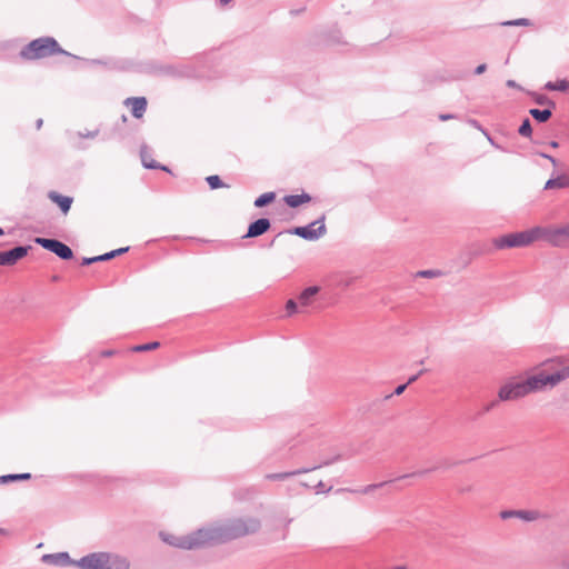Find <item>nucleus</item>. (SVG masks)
Here are the masks:
<instances>
[{"label": "nucleus", "mask_w": 569, "mask_h": 569, "mask_svg": "<svg viewBox=\"0 0 569 569\" xmlns=\"http://www.w3.org/2000/svg\"><path fill=\"white\" fill-rule=\"evenodd\" d=\"M548 91H569V81L567 79H559L557 81H548L545 87Z\"/></svg>", "instance_id": "nucleus-23"}, {"label": "nucleus", "mask_w": 569, "mask_h": 569, "mask_svg": "<svg viewBox=\"0 0 569 569\" xmlns=\"http://www.w3.org/2000/svg\"><path fill=\"white\" fill-rule=\"evenodd\" d=\"M425 371H426V370H425V369H422V370H420L417 375L411 376V377L408 379V381H407L408 386H409V385H411V383H413V382H415V381H416V380H417V379H418V378H419V377H420Z\"/></svg>", "instance_id": "nucleus-43"}, {"label": "nucleus", "mask_w": 569, "mask_h": 569, "mask_svg": "<svg viewBox=\"0 0 569 569\" xmlns=\"http://www.w3.org/2000/svg\"><path fill=\"white\" fill-rule=\"evenodd\" d=\"M498 26H500V27H511V26L529 27V26H533V21L530 19H527V18H519V19H515V20L502 21V22L498 23Z\"/></svg>", "instance_id": "nucleus-25"}, {"label": "nucleus", "mask_w": 569, "mask_h": 569, "mask_svg": "<svg viewBox=\"0 0 569 569\" xmlns=\"http://www.w3.org/2000/svg\"><path fill=\"white\" fill-rule=\"evenodd\" d=\"M74 566L80 569H129L130 561L118 553L97 551L81 557Z\"/></svg>", "instance_id": "nucleus-3"}, {"label": "nucleus", "mask_w": 569, "mask_h": 569, "mask_svg": "<svg viewBox=\"0 0 569 569\" xmlns=\"http://www.w3.org/2000/svg\"><path fill=\"white\" fill-rule=\"evenodd\" d=\"M271 222L268 218H259L248 226L247 233L242 238H257L269 231Z\"/></svg>", "instance_id": "nucleus-15"}, {"label": "nucleus", "mask_w": 569, "mask_h": 569, "mask_svg": "<svg viewBox=\"0 0 569 569\" xmlns=\"http://www.w3.org/2000/svg\"><path fill=\"white\" fill-rule=\"evenodd\" d=\"M550 162L553 166V170L563 168V164H561L555 157L550 158Z\"/></svg>", "instance_id": "nucleus-42"}, {"label": "nucleus", "mask_w": 569, "mask_h": 569, "mask_svg": "<svg viewBox=\"0 0 569 569\" xmlns=\"http://www.w3.org/2000/svg\"><path fill=\"white\" fill-rule=\"evenodd\" d=\"M539 239H543L555 247H565L569 243V223L556 227H540Z\"/></svg>", "instance_id": "nucleus-8"}, {"label": "nucleus", "mask_w": 569, "mask_h": 569, "mask_svg": "<svg viewBox=\"0 0 569 569\" xmlns=\"http://www.w3.org/2000/svg\"><path fill=\"white\" fill-rule=\"evenodd\" d=\"M48 198L60 208L63 214H67L70 211L73 202L72 197L60 194L57 191H49Z\"/></svg>", "instance_id": "nucleus-19"}, {"label": "nucleus", "mask_w": 569, "mask_h": 569, "mask_svg": "<svg viewBox=\"0 0 569 569\" xmlns=\"http://www.w3.org/2000/svg\"><path fill=\"white\" fill-rule=\"evenodd\" d=\"M141 157H142V164H143L144 168H147V169H158V168H160V163H158L157 161H154V160L148 161L146 159V157L143 156V153L141 154Z\"/></svg>", "instance_id": "nucleus-33"}, {"label": "nucleus", "mask_w": 569, "mask_h": 569, "mask_svg": "<svg viewBox=\"0 0 569 569\" xmlns=\"http://www.w3.org/2000/svg\"><path fill=\"white\" fill-rule=\"evenodd\" d=\"M518 133L521 136V137H525V138H530L531 134H532V127H531V122L528 118L523 119V121L521 122L519 129H518Z\"/></svg>", "instance_id": "nucleus-27"}, {"label": "nucleus", "mask_w": 569, "mask_h": 569, "mask_svg": "<svg viewBox=\"0 0 569 569\" xmlns=\"http://www.w3.org/2000/svg\"><path fill=\"white\" fill-rule=\"evenodd\" d=\"M482 133L486 136L487 140L490 142L491 146H493L496 149L506 151L500 144H498L493 138L489 134L487 130H482Z\"/></svg>", "instance_id": "nucleus-34"}, {"label": "nucleus", "mask_w": 569, "mask_h": 569, "mask_svg": "<svg viewBox=\"0 0 569 569\" xmlns=\"http://www.w3.org/2000/svg\"><path fill=\"white\" fill-rule=\"evenodd\" d=\"M126 106H131V113L134 118L140 119L147 110V99L144 97H130L124 100Z\"/></svg>", "instance_id": "nucleus-16"}, {"label": "nucleus", "mask_w": 569, "mask_h": 569, "mask_svg": "<svg viewBox=\"0 0 569 569\" xmlns=\"http://www.w3.org/2000/svg\"><path fill=\"white\" fill-rule=\"evenodd\" d=\"M536 154H537V156H539V157H541V158H543V159H547V160H549V161H550V158H552V156H551V154H548V153L542 152V151H538V152H536Z\"/></svg>", "instance_id": "nucleus-46"}, {"label": "nucleus", "mask_w": 569, "mask_h": 569, "mask_svg": "<svg viewBox=\"0 0 569 569\" xmlns=\"http://www.w3.org/2000/svg\"><path fill=\"white\" fill-rule=\"evenodd\" d=\"M562 569H569V555L562 561Z\"/></svg>", "instance_id": "nucleus-47"}, {"label": "nucleus", "mask_w": 569, "mask_h": 569, "mask_svg": "<svg viewBox=\"0 0 569 569\" xmlns=\"http://www.w3.org/2000/svg\"><path fill=\"white\" fill-rule=\"evenodd\" d=\"M286 311H287V315H286L287 317H291L292 315L300 312V306H299L298 301H296L295 299H289L286 302Z\"/></svg>", "instance_id": "nucleus-29"}, {"label": "nucleus", "mask_w": 569, "mask_h": 569, "mask_svg": "<svg viewBox=\"0 0 569 569\" xmlns=\"http://www.w3.org/2000/svg\"><path fill=\"white\" fill-rule=\"evenodd\" d=\"M207 183L209 184L210 189L216 190L222 187H226L221 178L217 174H212L206 178Z\"/></svg>", "instance_id": "nucleus-28"}, {"label": "nucleus", "mask_w": 569, "mask_h": 569, "mask_svg": "<svg viewBox=\"0 0 569 569\" xmlns=\"http://www.w3.org/2000/svg\"><path fill=\"white\" fill-rule=\"evenodd\" d=\"M122 121L126 122L127 121V117L124 114H122Z\"/></svg>", "instance_id": "nucleus-53"}, {"label": "nucleus", "mask_w": 569, "mask_h": 569, "mask_svg": "<svg viewBox=\"0 0 569 569\" xmlns=\"http://www.w3.org/2000/svg\"><path fill=\"white\" fill-rule=\"evenodd\" d=\"M529 114L539 123H543V122H547L551 118L552 111L550 108H546V109H536L535 108V109L529 110Z\"/></svg>", "instance_id": "nucleus-22"}, {"label": "nucleus", "mask_w": 569, "mask_h": 569, "mask_svg": "<svg viewBox=\"0 0 569 569\" xmlns=\"http://www.w3.org/2000/svg\"><path fill=\"white\" fill-rule=\"evenodd\" d=\"M315 488L317 493L329 492L332 489V487L326 488L325 483L321 480L316 485Z\"/></svg>", "instance_id": "nucleus-36"}, {"label": "nucleus", "mask_w": 569, "mask_h": 569, "mask_svg": "<svg viewBox=\"0 0 569 569\" xmlns=\"http://www.w3.org/2000/svg\"><path fill=\"white\" fill-rule=\"evenodd\" d=\"M41 561L57 567H67L74 566L77 560L71 559L67 551H61L57 553H46L41 557Z\"/></svg>", "instance_id": "nucleus-13"}, {"label": "nucleus", "mask_w": 569, "mask_h": 569, "mask_svg": "<svg viewBox=\"0 0 569 569\" xmlns=\"http://www.w3.org/2000/svg\"><path fill=\"white\" fill-rule=\"evenodd\" d=\"M98 134H99V129H96L92 131L87 130L86 132H83V131L77 132V136L79 138H88V139H94L96 137H98Z\"/></svg>", "instance_id": "nucleus-32"}, {"label": "nucleus", "mask_w": 569, "mask_h": 569, "mask_svg": "<svg viewBox=\"0 0 569 569\" xmlns=\"http://www.w3.org/2000/svg\"><path fill=\"white\" fill-rule=\"evenodd\" d=\"M310 200L311 196L307 192H302L300 194H288L283 198L284 203L290 208H298Z\"/></svg>", "instance_id": "nucleus-21"}, {"label": "nucleus", "mask_w": 569, "mask_h": 569, "mask_svg": "<svg viewBox=\"0 0 569 569\" xmlns=\"http://www.w3.org/2000/svg\"><path fill=\"white\" fill-rule=\"evenodd\" d=\"M42 123H43V120L42 119H38L37 122H36L37 129H40L42 127Z\"/></svg>", "instance_id": "nucleus-49"}, {"label": "nucleus", "mask_w": 569, "mask_h": 569, "mask_svg": "<svg viewBox=\"0 0 569 569\" xmlns=\"http://www.w3.org/2000/svg\"><path fill=\"white\" fill-rule=\"evenodd\" d=\"M128 251H129V247H122V248L114 249V250H111V251L106 252L103 254L96 256V257H90V258L84 257L82 259L81 264L82 266H89V264L94 263V262L108 261V260L113 259V258H116L118 256H121V254H123V253H126Z\"/></svg>", "instance_id": "nucleus-17"}, {"label": "nucleus", "mask_w": 569, "mask_h": 569, "mask_svg": "<svg viewBox=\"0 0 569 569\" xmlns=\"http://www.w3.org/2000/svg\"><path fill=\"white\" fill-rule=\"evenodd\" d=\"M0 266H3V257H2V251H0Z\"/></svg>", "instance_id": "nucleus-52"}, {"label": "nucleus", "mask_w": 569, "mask_h": 569, "mask_svg": "<svg viewBox=\"0 0 569 569\" xmlns=\"http://www.w3.org/2000/svg\"><path fill=\"white\" fill-rule=\"evenodd\" d=\"M533 101L539 106H549L550 108H555L556 103L549 99L546 94L538 93V92H530L529 93Z\"/></svg>", "instance_id": "nucleus-26"}, {"label": "nucleus", "mask_w": 569, "mask_h": 569, "mask_svg": "<svg viewBox=\"0 0 569 569\" xmlns=\"http://www.w3.org/2000/svg\"><path fill=\"white\" fill-rule=\"evenodd\" d=\"M486 70H487V64H486V63H481V64H479V66L475 69L473 73H475V74H482Z\"/></svg>", "instance_id": "nucleus-40"}, {"label": "nucleus", "mask_w": 569, "mask_h": 569, "mask_svg": "<svg viewBox=\"0 0 569 569\" xmlns=\"http://www.w3.org/2000/svg\"><path fill=\"white\" fill-rule=\"evenodd\" d=\"M160 170H163V171H167V172H171L170 169L167 167V166H162L160 164Z\"/></svg>", "instance_id": "nucleus-51"}, {"label": "nucleus", "mask_w": 569, "mask_h": 569, "mask_svg": "<svg viewBox=\"0 0 569 569\" xmlns=\"http://www.w3.org/2000/svg\"><path fill=\"white\" fill-rule=\"evenodd\" d=\"M326 216L322 214L319 219L316 221L302 226V227H295L290 230H288L289 233L296 234L305 240L308 241H316L320 239L322 236L326 234L327 228L325 224Z\"/></svg>", "instance_id": "nucleus-7"}, {"label": "nucleus", "mask_w": 569, "mask_h": 569, "mask_svg": "<svg viewBox=\"0 0 569 569\" xmlns=\"http://www.w3.org/2000/svg\"><path fill=\"white\" fill-rule=\"evenodd\" d=\"M30 249L31 246H17L8 251H2L3 266L9 267L16 264L28 254Z\"/></svg>", "instance_id": "nucleus-14"}, {"label": "nucleus", "mask_w": 569, "mask_h": 569, "mask_svg": "<svg viewBox=\"0 0 569 569\" xmlns=\"http://www.w3.org/2000/svg\"><path fill=\"white\" fill-rule=\"evenodd\" d=\"M455 118H456V114H452V113H441V114H439V120L440 121H447V120L455 119Z\"/></svg>", "instance_id": "nucleus-41"}, {"label": "nucleus", "mask_w": 569, "mask_h": 569, "mask_svg": "<svg viewBox=\"0 0 569 569\" xmlns=\"http://www.w3.org/2000/svg\"><path fill=\"white\" fill-rule=\"evenodd\" d=\"M567 188H569V172L559 170H553L543 186V190Z\"/></svg>", "instance_id": "nucleus-12"}, {"label": "nucleus", "mask_w": 569, "mask_h": 569, "mask_svg": "<svg viewBox=\"0 0 569 569\" xmlns=\"http://www.w3.org/2000/svg\"><path fill=\"white\" fill-rule=\"evenodd\" d=\"M57 47L54 38H36L21 50L20 56L28 60L44 58L51 54Z\"/></svg>", "instance_id": "nucleus-6"}, {"label": "nucleus", "mask_w": 569, "mask_h": 569, "mask_svg": "<svg viewBox=\"0 0 569 569\" xmlns=\"http://www.w3.org/2000/svg\"><path fill=\"white\" fill-rule=\"evenodd\" d=\"M34 242L62 260H71L73 258L71 248L58 239L38 237L34 239Z\"/></svg>", "instance_id": "nucleus-9"}, {"label": "nucleus", "mask_w": 569, "mask_h": 569, "mask_svg": "<svg viewBox=\"0 0 569 569\" xmlns=\"http://www.w3.org/2000/svg\"><path fill=\"white\" fill-rule=\"evenodd\" d=\"M13 481H16L14 473H9V475L0 476V485H6V483H9V482H13Z\"/></svg>", "instance_id": "nucleus-35"}, {"label": "nucleus", "mask_w": 569, "mask_h": 569, "mask_svg": "<svg viewBox=\"0 0 569 569\" xmlns=\"http://www.w3.org/2000/svg\"><path fill=\"white\" fill-rule=\"evenodd\" d=\"M468 123H469L471 127H473V128H476V129L480 130L481 132H482V130H486V129L480 124V122H479L478 120H476V119H469V120H468Z\"/></svg>", "instance_id": "nucleus-38"}, {"label": "nucleus", "mask_w": 569, "mask_h": 569, "mask_svg": "<svg viewBox=\"0 0 569 569\" xmlns=\"http://www.w3.org/2000/svg\"><path fill=\"white\" fill-rule=\"evenodd\" d=\"M159 537L164 543L184 550H192L206 547L202 528H199L186 536H176L169 532L161 531L159 533Z\"/></svg>", "instance_id": "nucleus-5"}, {"label": "nucleus", "mask_w": 569, "mask_h": 569, "mask_svg": "<svg viewBox=\"0 0 569 569\" xmlns=\"http://www.w3.org/2000/svg\"><path fill=\"white\" fill-rule=\"evenodd\" d=\"M273 243H274V239H273V240H271V242L269 243V247H272V246H273Z\"/></svg>", "instance_id": "nucleus-56"}, {"label": "nucleus", "mask_w": 569, "mask_h": 569, "mask_svg": "<svg viewBox=\"0 0 569 569\" xmlns=\"http://www.w3.org/2000/svg\"><path fill=\"white\" fill-rule=\"evenodd\" d=\"M540 227H536L529 230L507 233L501 237L495 238L492 243L496 249H506V248H520L527 247L532 243L535 240L539 239Z\"/></svg>", "instance_id": "nucleus-4"}, {"label": "nucleus", "mask_w": 569, "mask_h": 569, "mask_svg": "<svg viewBox=\"0 0 569 569\" xmlns=\"http://www.w3.org/2000/svg\"><path fill=\"white\" fill-rule=\"evenodd\" d=\"M549 146H550L551 148H558V147H559V142H558V141H556V140H552V141H550V142H549Z\"/></svg>", "instance_id": "nucleus-48"}, {"label": "nucleus", "mask_w": 569, "mask_h": 569, "mask_svg": "<svg viewBox=\"0 0 569 569\" xmlns=\"http://www.w3.org/2000/svg\"><path fill=\"white\" fill-rule=\"evenodd\" d=\"M440 274H441V271H439V270L428 269V270L418 271L416 276L422 277V278H435V277H439Z\"/></svg>", "instance_id": "nucleus-31"}, {"label": "nucleus", "mask_w": 569, "mask_h": 569, "mask_svg": "<svg viewBox=\"0 0 569 569\" xmlns=\"http://www.w3.org/2000/svg\"><path fill=\"white\" fill-rule=\"evenodd\" d=\"M435 470V468L432 469H426V470H420V471H416V472H411V473H407V475H402L398 478L395 479L396 480H401V479H407V478H411V477H416V476H425L427 473H429L430 471ZM390 482H393V480H389V481H382V482H379V483H372V485H368L361 489H339V491H349V492H359V493H370L372 492L373 490L378 489V488H382L385 487L386 485L390 483Z\"/></svg>", "instance_id": "nucleus-11"}, {"label": "nucleus", "mask_w": 569, "mask_h": 569, "mask_svg": "<svg viewBox=\"0 0 569 569\" xmlns=\"http://www.w3.org/2000/svg\"><path fill=\"white\" fill-rule=\"evenodd\" d=\"M276 199V193L273 191L264 192L260 194L253 202L256 208H263L271 203Z\"/></svg>", "instance_id": "nucleus-24"}, {"label": "nucleus", "mask_w": 569, "mask_h": 569, "mask_svg": "<svg viewBox=\"0 0 569 569\" xmlns=\"http://www.w3.org/2000/svg\"><path fill=\"white\" fill-rule=\"evenodd\" d=\"M340 459H341V456L337 455V456H335V457H332V458H330L328 460L322 461L319 465H315V466H311V467H302V468H299V469H296V470H292V471H286V472L268 473V475H266V479L272 480V481L286 480V479H288L290 477H293V476H299V475L308 473V472L317 470V469H319L321 467L330 466V465L339 461Z\"/></svg>", "instance_id": "nucleus-10"}, {"label": "nucleus", "mask_w": 569, "mask_h": 569, "mask_svg": "<svg viewBox=\"0 0 569 569\" xmlns=\"http://www.w3.org/2000/svg\"><path fill=\"white\" fill-rule=\"evenodd\" d=\"M319 286L307 287L299 296L298 303L300 306V312H307V308L311 306L313 297L319 293Z\"/></svg>", "instance_id": "nucleus-18"}, {"label": "nucleus", "mask_w": 569, "mask_h": 569, "mask_svg": "<svg viewBox=\"0 0 569 569\" xmlns=\"http://www.w3.org/2000/svg\"><path fill=\"white\" fill-rule=\"evenodd\" d=\"M4 234V231L3 229L0 227V236H3Z\"/></svg>", "instance_id": "nucleus-54"}, {"label": "nucleus", "mask_w": 569, "mask_h": 569, "mask_svg": "<svg viewBox=\"0 0 569 569\" xmlns=\"http://www.w3.org/2000/svg\"><path fill=\"white\" fill-rule=\"evenodd\" d=\"M500 517L502 519H509V518H520L525 521H533L538 519L539 513L537 511L532 510H503L500 513Z\"/></svg>", "instance_id": "nucleus-20"}, {"label": "nucleus", "mask_w": 569, "mask_h": 569, "mask_svg": "<svg viewBox=\"0 0 569 569\" xmlns=\"http://www.w3.org/2000/svg\"><path fill=\"white\" fill-rule=\"evenodd\" d=\"M507 87L520 89V86L515 80H507Z\"/></svg>", "instance_id": "nucleus-45"}, {"label": "nucleus", "mask_w": 569, "mask_h": 569, "mask_svg": "<svg viewBox=\"0 0 569 569\" xmlns=\"http://www.w3.org/2000/svg\"><path fill=\"white\" fill-rule=\"evenodd\" d=\"M407 387H408V383H407V382H406V383H403V385H399V386L395 389L393 395H396V396H400V395L406 390V388H407Z\"/></svg>", "instance_id": "nucleus-39"}, {"label": "nucleus", "mask_w": 569, "mask_h": 569, "mask_svg": "<svg viewBox=\"0 0 569 569\" xmlns=\"http://www.w3.org/2000/svg\"><path fill=\"white\" fill-rule=\"evenodd\" d=\"M231 1H232V0H219V3H220L221 6H226V4H228L229 2H231Z\"/></svg>", "instance_id": "nucleus-50"}, {"label": "nucleus", "mask_w": 569, "mask_h": 569, "mask_svg": "<svg viewBox=\"0 0 569 569\" xmlns=\"http://www.w3.org/2000/svg\"><path fill=\"white\" fill-rule=\"evenodd\" d=\"M261 522L258 518H234L209 527H202L206 546L224 543L260 530Z\"/></svg>", "instance_id": "nucleus-1"}, {"label": "nucleus", "mask_w": 569, "mask_h": 569, "mask_svg": "<svg viewBox=\"0 0 569 569\" xmlns=\"http://www.w3.org/2000/svg\"><path fill=\"white\" fill-rule=\"evenodd\" d=\"M569 378V366L562 367L552 373L539 372L522 381L503 385L498 392L500 401H509L522 398L531 392L541 390L547 385L553 387Z\"/></svg>", "instance_id": "nucleus-2"}, {"label": "nucleus", "mask_w": 569, "mask_h": 569, "mask_svg": "<svg viewBox=\"0 0 569 569\" xmlns=\"http://www.w3.org/2000/svg\"><path fill=\"white\" fill-rule=\"evenodd\" d=\"M498 405V400H493L485 407V412L492 410Z\"/></svg>", "instance_id": "nucleus-44"}, {"label": "nucleus", "mask_w": 569, "mask_h": 569, "mask_svg": "<svg viewBox=\"0 0 569 569\" xmlns=\"http://www.w3.org/2000/svg\"><path fill=\"white\" fill-rule=\"evenodd\" d=\"M301 486H303V487H306V488H308V487H309V486H308V483H306V482H301Z\"/></svg>", "instance_id": "nucleus-55"}, {"label": "nucleus", "mask_w": 569, "mask_h": 569, "mask_svg": "<svg viewBox=\"0 0 569 569\" xmlns=\"http://www.w3.org/2000/svg\"><path fill=\"white\" fill-rule=\"evenodd\" d=\"M16 476V481H20V480H29L31 479V473L29 472H23V473H14Z\"/></svg>", "instance_id": "nucleus-37"}, {"label": "nucleus", "mask_w": 569, "mask_h": 569, "mask_svg": "<svg viewBox=\"0 0 569 569\" xmlns=\"http://www.w3.org/2000/svg\"><path fill=\"white\" fill-rule=\"evenodd\" d=\"M160 346L158 341H152L143 345H137L132 348L134 352H143V351H150L154 350Z\"/></svg>", "instance_id": "nucleus-30"}]
</instances>
